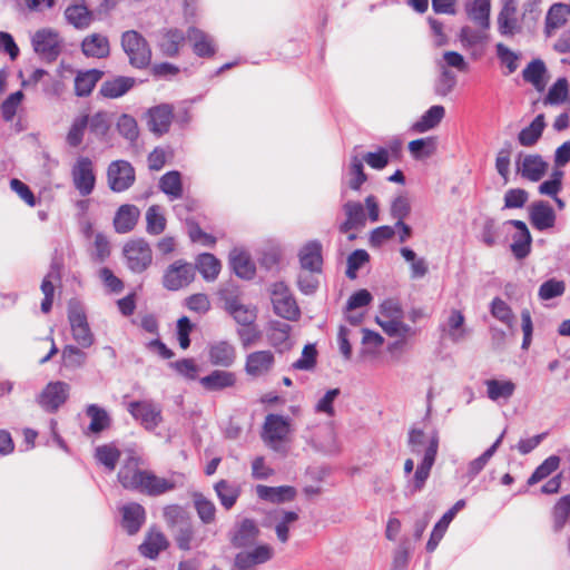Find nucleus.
Segmentation results:
<instances>
[{"label": "nucleus", "instance_id": "f257e3e1", "mask_svg": "<svg viewBox=\"0 0 570 570\" xmlns=\"http://www.w3.org/2000/svg\"><path fill=\"white\" fill-rule=\"evenodd\" d=\"M440 438L436 431L426 433L420 428L413 426L407 434V445L413 455L422 456L413 476L407 481V490L411 494L420 492L430 476L439 451Z\"/></svg>", "mask_w": 570, "mask_h": 570}, {"label": "nucleus", "instance_id": "f03ea898", "mask_svg": "<svg viewBox=\"0 0 570 570\" xmlns=\"http://www.w3.org/2000/svg\"><path fill=\"white\" fill-rule=\"evenodd\" d=\"M502 7L497 17L498 32L502 37H514L524 29L534 27L541 14L540 0H527L519 13L517 0H501Z\"/></svg>", "mask_w": 570, "mask_h": 570}, {"label": "nucleus", "instance_id": "7ed1b4c3", "mask_svg": "<svg viewBox=\"0 0 570 570\" xmlns=\"http://www.w3.org/2000/svg\"><path fill=\"white\" fill-rule=\"evenodd\" d=\"M292 433V420L281 414H267L263 424L262 439L274 452L287 454L284 443Z\"/></svg>", "mask_w": 570, "mask_h": 570}, {"label": "nucleus", "instance_id": "20e7f679", "mask_svg": "<svg viewBox=\"0 0 570 570\" xmlns=\"http://www.w3.org/2000/svg\"><path fill=\"white\" fill-rule=\"evenodd\" d=\"M120 45L131 67L145 69L151 62V48L145 37L136 30L121 33Z\"/></svg>", "mask_w": 570, "mask_h": 570}, {"label": "nucleus", "instance_id": "39448f33", "mask_svg": "<svg viewBox=\"0 0 570 570\" xmlns=\"http://www.w3.org/2000/svg\"><path fill=\"white\" fill-rule=\"evenodd\" d=\"M68 321L72 338L82 348H88L95 343V335L90 330L83 306L75 299L68 303Z\"/></svg>", "mask_w": 570, "mask_h": 570}, {"label": "nucleus", "instance_id": "423d86ee", "mask_svg": "<svg viewBox=\"0 0 570 570\" xmlns=\"http://www.w3.org/2000/svg\"><path fill=\"white\" fill-rule=\"evenodd\" d=\"M122 255L126 266L132 273L140 274L145 272L153 263L151 247L142 238H135L125 243Z\"/></svg>", "mask_w": 570, "mask_h": 570}, {"label": "nucleus", "instance_id": "0eeeda50", "mask_svg": "<svg viewBox=\"0 0 570 570\" xmlns=\"http://www.w3.org/2000/svg\"><path fill=\"white\" fill-rule=\"evenodd\" d=\"M220 299L224 302L225 311L238 325H252L257 318V309L250 304H245L237 291L222 289Z\"/></svg>", "mask_w": 570, "mask_h": 570}, {"label": "nucleus", "instance_id": "6e6552de", "mask_svg": "<svg viewBox=\"0 0 570 570\" xmlns=\"http://www.w3.org/2000/svg\"><path fill=\"white\" fill-rule=\"evenodd\" d=\"M271 299L276 315L287 320L297 321L301 309L288 286L284 282H276L271 286Z\"/></svg>", "mask_w": 570, "mask_h": 570}, {"label": "nucleus", "instance_id": "1a4fd4ad", "mask_svg": "<svg viewBox=\"0 0 570 570\" xmlns=\"http://www.w3.org/2000/svg\"><path fill=\"white\" fill-rule=\"evenodd\" d=\"M31 43L35 52L47 61L56 60L62 49L60 35L50 28L36 31L31 38Z\"/></svg>", "mask_w": 570, "mask_h": 570}, {"label": "nucleus", "instance_id": "9d476101", "mask_svg": "<svg viewBox=\"0 0 570 570\" xmlns=\"http://www.w3.org/2000/svg\"><path fill=\"white\" fill-rule=\"evenodd\" d=\"M514 163L517 174L533 183L541 180L549 168V164L538 154L521 151L517 155Z\"/></svg>", "mask_w": 570, "mask_h": 570}, {"label": "nucleus", "instance_id": "9b49d317", "mask_svg": "<svg viewBox=\"0 0 570 570\" xmlns=\"http://www.w3.org/2000/svg\"><path fill=\"white\" fill-rule=\"evenodd\" d=\"M141 460L134 453L124 460L117 478L124 489L138 492L147 470L140 468Z\"/></svg>", "mask_w": 570, "mask_h": 570}, {"label": "nucleus", "instance_id": "f8f14e48", "mask_svg": "<svg viewBox=\"0 0 570 570\" xmlns=\"http://www.w3.org/2000/svg\"><path fill=\"white\" fill-rule=\"evenodd\" d=\"M70 385L62 381L50 382L37 396V402L46 412H56L69 397Z\"/></svg>", "mask_w": 570, "mask_h": 570}, {"label": "nucleus", "instance_id": "ddd939ff", "mask_svg": "<svg viewBox=\"0 0 570 570\" xmlns=\"http://www.w3.org/2000/svg\"><path fill=\"white\" fill-rule=\"evenodd\" d=\"M128 411L148 431L155 430L163 421L161 407L153 401L131 402Z\"/></svg>", "mask_w": 570, "mask_h": 570}, {"label": "nucleus", "instance_id": "4468645a", "mask_svg": "<svg viewBox=\"0 0 570 570\" xmlns=\"http://www.w3.org/2000/svg\"><path fill=\"white\" fill-rule=\"evenodd\" d=\"M72 183L81 196L92 193L96 184L94 164L88 157H79L71 169Z\"/></svg>", "mask_w": 570, "mask_h": 570}, {"label": "nucleus", "instance_id": "2eb2a0df", "mask_svg": "<svg viewBox=\"0 0 570 570\" xmlns=\"http://www.w3.org/2000/svg\"><path fill=\"white\" fill-rule=\"evenodd\" d=\"M107 179L112 191H125L135 181L134 167L126 160H115L108 167Z\"/></svg>", "mask_w": 570, "mask_h": 570}, {"label": "nucleus", "instance_id": "dca6fc26", "mask_svg": "<svg viewBox=\"0 0 570 570\" xmlns=\"http://www.w3.org/2000/svg\"><path fill=\"white\" fill-rule=\"evenodd\" d=\"M194 277L195 271L190 264L184 261H176L166 269L163 285L168 291H178L191 283Z\"/></svg>", "mask_w": 570, "mask_h": 570}, {"label": "nucleus", "instance_id": "f3484780", "mask_svg": "<svg viewBox=\"0 0 570 570\" xmlns=\"http://www.w3.org/2000/svg\"><path fill=\"white\" fill-rule=\"evenodd\" d=\"M145 117L147 120L148 129L157 136H163L164 134L168 132L170 128L174 110L170 105L161 104L149 108L145 114Z\"/></svg>", "mask_w": 570, "mask_h": 570}, {"label": "nucleus", "instance_id": "a211bd4d", "mask_svg": "<svg viewBox=\"0 0 570 570\" xmlns=\"http://www.w3.org/2000/svg\"><path fill=\"white\" fill-rule=\"evenodd\" d=\"M275 365L274 353L269 350L256 351L246 356L244 370L250 377L267 375Z\"/></svg>", "mask_w": 570, "mask_h": 570}, {"label": "nucleus", "instance_id": "6ab92c4d", "mask_svg": "<svg viewBox=\"0 0 570 570\" xmlns=\"http://www.w3.org/2000/svg\"><path fill=\"white\" fill-rule=\"evenodd\" d=\"M274 557V549L269 544H259L249 551L236 554V570H252L255 566L265 563Z\"/></svg>", "mask_w": 570, "mask_h": 570}, {"label": "nucleus", "instance_id": "aec40b11", "mask_svg": "<svg viewBox=\"0 0 570 570\" xmlns=\"http://www.w3.org/2000/svg\"><path fill=\"white\" fill-rule=\"evenodd\" d=\"M442 336L453 344L464 341L469 335L465 317L459 309H451L444 323L440 326Z\"/></svg>", "mask_w": 570, "mask_h": 570}, {"label": "nucleus", "instance_id": "412c9836", "mask_svg": "<svg viewBox=\"0 0 570 570\" xmlns=\"http://www.w3.org/2000/svg\"><path fill=\"white\" fill-rule=\"evenodd\" d=\"M529 218L531 225L542 232L552 228L557 217L553 208L547 202L538 200L530 205Z\"/></svg>", "mask_w": 570, "mask_h": 570}, {"label": "nucleus", "instance_id": "4be33fe9", "mask_svg": "<svg viewBox=\"0 0 570 570\" xmlns=\"http://www.w3.org/2000/svg\"><path fill=\"white\" fill-rule=\"evenodd\" d=\"M301 267L309 273H321L323 265L322 244L318 240L306 243L298 253Z\"/></svg>", "mask_w": 570, "mask_h": 570}, {"label": "nucleus", "instance_id": "5701e85b", "mask_svg": "<svg viewBox=\"0 0 570 570\" xmlns=\"http://www.w3.org/2000/svg\"><path fill=\"white\" fill-rule=\"evenodd\" d=\"M517 232L512 236V243L510 245L511 252L518 259L525 258L531 249L532 237L524 222L512 219L509 220Z\"/></svg>", "mask_w": 570, "mask_h": 570}, {"label": "nucleus", "instance_id": "b1692460", "mask_svg": "<svg viewBox=\"0 0 570 570\" xmlns=\"http://www.w3.org/2000/svg\"><path fill=\"white\" fill-rule=\"evenodd\" d=\"M236 356V348L228 341H217L208 346V360L215 366L230 367Z\"/></svg>", "mask_w": 570, "mask_h": 570}, {"label": "nucleus", "instance_id": "393cba45", "mask_svg": "<svg viewBox=\"0 0 570 570\" xmlns=\"http://www.w3.org/2000/svg\"><path fill=\"white\" fill-rule=\"evenodd\" d=\"M175 488L176 481L173 478H160L153 471L147 470L138 492L149 497H158L173 491Z\"/></svg>", "mask_w": 570, "mask_h": 570}, {"label": "nucleus", "instance_id": "a878e982", "mask_svg": "<svg viewBox=\"0 0 570 570\" xmlns=\"http://www.w3.org/2000/svg\"><path fill=\"white\" fill-rule=\"evenodd\" d=\"M121 525L128 534L137 533L146 520L144 507L137 502H130L121 507Z\"/></svg>", "mask_w": 570, "mask_h": 570}, {"label": "nucleus", "instance_id": "bb28decb", "mask_svg": "<svg viewBox=\"0 0 570 570\" xmlns=\"http://www.w3.org/2000/svg\"><path fill=\"white\" fill-rule=\"evenodd\" d=\"M81 51L88 58H107L110 55L109 39L101 33H90L82 39Z\"/></svg>", "mask_w": 570, "mask_h": 570}, {"label": "nucleus", "instance_id": "cd10ccee", "mask_svg": "<svg viewBox=\"0 0 570 570\" xmlns=\"http://www.w3.org/2000/svg\"><path fill=\"white\" fill-rule=\"evenodd\" d=\"M187 38L196 56L209 58L215 55L216 46L214 39L205 31L196 27H190L187 31Z\"/></svg>", "mask_w": 570, "mask_h": 570}, {"label": "nucleus", "instance_id": "c85d7f7f", "mask_svg": "<svg viewBox=\"0 0 570 570\" xmlns=\"http://www.w3.org/2000/svg\"><path fill=\"white\" fill-rule=\"evenodd\" d=\"M237 382L236 374L229 371L214 370L199 380L200 385L208 392H218L234 387Z\"/></svg>", "mask_w": 570, "mask_h": 570}, {"label": "nucleus", "instance_id": "c756f323", "mask_svg": "<svg viewBox=\"0 0 570 570\" xmlns=\"http://www.w3.org/2000/svg\"><path fill=\"white\" fill-rule=\"evenodd\" d=\"M186 36L183 30L177 28L164 29L160 31L158 47L161 53L166 57H176L179 53L180 47L184 45Z\"/></svg>", "mask_w": 570, "mask_h": 570}, {"label": "nucleus", "instance_id": "7c9ffc66", "mask_svg": "<svg viewBox=\"0 0 570 570\" xmlns=\"http://www.w3.org/2000/svg\"><path fill=\"white\" fill-rule=\"evenodd\" d=\"M134 77L117 76L102 82L99 94L109 99H117L126 95L136 85Z\"/></svg>", "mask_w": 570, "mask_h": 570}, {"label": "nucleus", "instance_id": "2f4dec72", "mask_svg": "<svg viewBox=\"0 0 570 570\" xmlns=\"http://www.w3.org/2000/svg\"><path fill=\"white\" fill-rule=\"evenodd\" d=\"M346 219L340 226L342 233H347L354 228H362L366 224V215L363 205L358 202H347L343 205Z\"/></svg>", "mask_w": 570, "mask_h": 570}, {"label": "nucleus", "instance_id": "473e14b6", "mask_svg": "<svg viewBox=\"0 0 570 570\" xmlns=\"http://www.w3.org/2000/svg\"><path fill=\"white\" fill-rule=\"evenodd\" d=\"M168 540L163 532L156 529H150L146 534L145 541L140 544V553L149 559H155L160 551L166 550Z\"/></svg>", "mask_w": 570, "mask_h": 570}, {"label": "nucleus", "instance_id": "72a5a7b5", "mask_svg": "<svg viewBox=\"0 0 570 570\" xmlns=\"http://www.w3.org/2000/svg\"><path fill=\"white\" fill-rule=\"evenodd\" d=\"M65 18L76 29H87L94 21V13L83 3H73L66 8Z\"/></svg>", "mask_w": 570, "mask_h": 570}, {"label": "nucleus", "instance_id": "f704fd0d", "mask_svg": "<svg viewBox=\"0 0 570 570\" xmlns=\"http://www.w3.org/2000/svg\"><path fill=\"white\" fill-rule=\"evenodd\" d=\"M86 414L90 419V424L85 431L87 435L99 434L110 426L111 419L104 407L97 404H89L86 407Z\"/></svg>", "mask_w": 570, "mask_h": 570}, {"label": "nucleus", "instance_id": "c9c22d12", "mask_svg": "<svg viewBox=\"0 0 570 570\" xmlns=\"http://www.w3.org/2000/svg\"><path fill=\"white\" fill-rule=\"evenodd\" d=\"M139 215V209L135 205L120 206L114 218L116 232L126 234L132 230L138 222Z\"/></svg>", "mask_w": 570, "mask_h": 570}, {"label": "nucleus", "instance_id": "e433bc0d", "mask_svg": "<svg viewBox=\"0 0 570 570\" xmlns=\"http://www.w3.org/2000/svg\"><path fill=\"white\" fill-rule=\"evenodd\" d=\"M522 77L535 90L543 91L547 86V67L544 62L541 59H533L523 69Z\"/></svg>", "mask_w": 570, "mask_h": 570}, {"label": "nucleus", "instance_id": "4c0bfd02", "mask_svg": "<svg viewBox=\"0 0 570 570\" xmlns=\"http://www.w3.org/2000/svg\"><path fill=\"white\" fill-rule=\"evenodd\" d=\"M259 529L255 521L250 519L243 520L236 528L232 542L235 547L245 548L252 546L258 538Z\"/></svg>", "mask_w": 570, "mask_h": 570}, {"label": "nucleus", "instance_id": "58836bf2", "mask_svg": "<svg viewBox=\"0 0 570 570\" xmlns=\"http://www.w3.org/2000/svg\"><path fill=\"white\" fill-rule=\"evenodd\" d=\"M229 263L237 276L245 279L254 277L256 268L249 255L240 249H233L229 254Z\"/></svg>", "mask_w": 570, "mask_h": 570}, {"label": "nucleus", "instance_id": "ea45409f", "mask_svg": "<svg viewBox=\"0 0 570 570\" xmlns=\"http://www.w3.org/2000/svg\"><path fill=\"white\" fill-rule=\"evenodd\" d=\"M298 520L295 511L281 510L273 517L274 530L279 542L286 543L289 540V530Z\"/></svg>", "mask_w": 570, "mask_h": 570}, {"label": "nucleus", "instance_id": "a19ab883", "mask_svg": "<svg viewBox=\"0 0 570 570\" xmlns=\"http://www.w3.org/2000/svg\"><path fill=\"white\" fill-rule=\"evenodd\" d=\"M489 29L479 30L473 29L469 26L461 28L459 33V40L462 47L466 50H475L476 48L483 49L489 41Z\"/></svg>", "mask_w": 570, "mask_h": 570}, {"label": "nucleus", "instance_id": "79ce46f5", "mask_svg": "<svg viewBox=\"0 0 570 570\" xmlns=\"http://www.w3.org/2000/svg\"><path fill=\"white\" fill-rule=\"evenodd\" d=\"M256 493L262 500L278 503L293 500L296 495V490L289 485L267 487L259 484L256 487Z\"/></svg>", "mask_w": 570, "mask_h": 570}, {"label": "nucleus", "instance_id": "37998d69", "mask_svg": "<svg viewBox=\"0 0 570 570\" xmlns=\"http://www.w3.org/2000/svg\"><path fill=\"white\" fill-rule=\"evenodd\" d=\"M487 386V396L493 401H508L515 391V384L511 380L490 379L484 381Z\"/></svg>", "mask_w": 570, "mask_h": 570}, {"label": "nucleus", "instance_id": "c03bdc74", "mask_svg": "<svg viewBox=\"0 0 570 570\" xmlns=\"http://www.w3.org/2000/svg\"><path fill=\"white\" fill-rule=\"evenodd\" d=\"M170 532L180 550L188 551L202 543V539L198 540L195 535L190 519Z\"/></svg>", "mask_w": 570, "mask_h": 570}, {"label": "nucleus", "instance_id": "a18cd8bd", "mask_svg": "<svg viewBox=\"0 0 570 570\" xmlns=\"http://www.w3.org/2000/svg\"><path fill=\"white\" fill-rule=\"evenodd\" d=\"M445 109L443 106L434 105L429 108L421 118L413 124L412 129L415 132H425L435 128L444 118Z\"/></svg>", "mask_w": 570, "mask_h": 570}, {"label": "nucleus", "instance_id": "49530a36", "mask_svg": "<svg viewBox=\"0 0 570 570\" xmlns=\"http://www.w3.org/2000/svg\"><path fill=\"white\" fill-rule=\"evenodd\" d=\"M104 72L98 69L81 71L75 79V92L78 97L89 96Z\"/></svg>", "mask_w": 570, "mask_h": 570}, {"label": "nucleus", "instance_id": "de8ad7c7", "mask_svg": "<svg viewBox=\"0 0 570 570\" xmlns=\"http://www.w3.org/2000/svg\"><path fill=\"white\" fill-rule=\"evenodd\" d=\"M546 122L542 114L538 115L532 122L523 128L518 135V141L523 147H531L538 142L544 130Z\"/></svg>", "mask_w": 570, "mask_h": 570}, {"label": "nucleus", "instance_id": "09e8293b", "mask_svg": "<svg viewBox=\"0 0 570 570\" xmlns=\"http://www.w3.org/2000/svg\"><path fill=\"white\" fill-rule=\"evenodd\" d=\"M214 489L220 504L226 510H230L235 505L237 499L240 495V488L237 484L230 483L227 480L218 481L215 484Z\"/></svg>", "mask_w": 570, "mask_h": 570}, {"label": "nucleus", "instance_id": "8fccbe9b", "mask_svg": "<svg viewBox=\"0 0 570 570\" xmlns=\"http://www.w3.org/2000/svg\"><path fill=\"white\" fill-rule=\"evenodd\" d=\"M196 268L205 281L213 282L217 278L222 265L213 254L203 253L196 258Z\"/></svg>", "mask_w": 570, "mask_h": 570}, {"label": "nucleus", "instance_id": "3c124183", "mask_svg": "<svg viewBox=\"0 0 570 570\" xmlns=\"http://www.w3.org/2000/svg\"><path fill=\"white\" fill-rule=\"evenodd\" d=\"M159 188L169 196L170 199L180 198L183 195V184L179 171L173 170L166 173L159 180Z\"/></svg>", "mask_w": 570, "mask_h": 570}, {"label": "nucleus", "instance_id": "603ef678", "mask_svg": "<svg viewBox=\"0 0 570 570\" xmlns=\"http://www.w3.org/2000/svg\"><path fill=\"white\" fill-rule=\"evenodd\" d=\"M95 458L108 471H114L120 459V451L111 443L99 445L95 450Z\"/></svg>", "mask_w": 570, "mask_h": 570}, {"label": "nucleus", "instance_id": "864d4df0", "mask_svg": "<svg viewBox=\"0 0 570 570\" xmlns=\"http://www.w3.org/2000/svg\"><path fill=\"white\" fill-rule=\"evenodd\" d=\"M570 13V7L563 3H554L548 11L546 19V29L548 33L562 27Z\"/></svg>", "mask_w": 570, "mask_h": 570}, {"label": "nucleus", "instance_id": "5fc2aeb1", "mask_svg": "<svg viewBox=\"0 0 570 570\" xmlns=\"http://www.w3.org/2000/svg\"><path fill=\"white\" fill-rule=\"evenodd\" d=\"M490 0H474L469 9L470 18L482 29L490 28Z\"/></svg>", "mask_w": 570, "mask_h": 570}, {"label": "nucleus", "instance_id": "6e6d98bb", "mask_svg": "<svg viewBox=\"0 0 570 570\" xmlns=\"http://www.w3.org/2000/svg\"><path fill=\"white\" fill-rule=\"evenodd\" d=\"M503 436H504V432L501 433V435L495 440V442L487 451H484L480 456H478L476 459L472 460L469 463L468 475L470 479H473L474 476H476L484 469V466L488 464V462L490 461V459L493 456L497 449L501 444Z\"/></svg>", "mask_w": 570, "mask_h": 570}, {"label": "nucleus", "instance_id": "4d7b16f0", "mask_svg": "<svg viewBox=\"0 0 570 570\" xmlns=\"http://www.w3.org/2000/svg\"><path fill=\"white\" fill-rule=\"evenodd\" d=\"M163 518L170 531L190 519L186 510L178 504L166 505L163 509Z\"/></svg>", "mask_w": 570, "mask_h": 570}, {"label": "nucleus", "instance_id": "13d9d810", "mask_svg": "<svg viewBox=\"0 0 570 570\" xmlns=\"http://www.w3.org/2000/svg\"><path fill=\"white\" fill-rule=\"evenodd\" d=\"M147 233L151 235H159L166 228V218L161 212L160 206L153 205L146 212Z\"/></svg>", "mask_w": 570, "mask_h": 570}, {"label": "nucleus", "instance_id": "bf43d9fd", "mask_svg": "<svg viewBox=\"0 0 570 570\" xmlns=\"http://www.w3.org/2000/svg\"><path fill=\"white\" fill-rule=\"evenodd\" d=\"M375 322L389 336L404 337L412 333V328L404 324L402 318H382L381 316H376Z\"/></svg>", "mask_w": 570, "mask_h": 570}, {"label": "nucleus", "instance_id": "052dcab7", "mask_svg": "<svg viewBox=\"0 0 570 570\" xmlns=\"http://www.w3.org/2000/svg\"><path fill=\"white\" fill-rule=\"evenodd\" d=\"M402 257L411 264V277L422 278L428 274L429 267L424 258H417L413 249L409 247L401 248Z\"/></svg>", "mask_w": 570, "mask_h": 570}, {"label": "nucleus", "instance_id": "680f3d73", "mask_svg": "<svg viewBox=\"0 0 570 570\" xmlns=\"http://www.w3.org/2000/svg\"><path fill=\"white\" fill-rule=\"evenodd\" d=\"M348 174L351 176L348 186L353 190H360L361 186L367 180V176L364 173L362 158L357 155L351 156Z\"/></svg>", "mask_w": 570, "mask_h": 570}, {"label": "nucleus", "instance_id": "e2e57ef3", "mask_svg": "<svg viewBox=\"0 0 570 570\" xmlns=\"http://www.w3.org/2000/svg\"><path fill=\"white\" fill-rule=\"evenodd\" d=\"M495 53L501 65L505 66L508 73H513L519 68V60L521 55L512 51L508 46L502 42L495 45Z\"/></svg>", "mask_w": 570, "mask_h": 570}, {"label": "nucleus", "instance_id": "0e129e2a", "mask_svg": "<svg viewBox=\"0 0 570 570\" xmlns=\"http://www.w3.org/2000/svg\"><path fill=\"white\" fill-rule=\"evenodd\" d=\"M560 465V458L557 455H551L547 458L531 474L528 480L529 485H533L541 480L548 478L551 473H553Z\"/></svg>", "mask_w": 570, "mask_h": 570}, {"label": "nucleus", "instance_id": "69168bd1", "mask_svg": "<svg viewBox=\"0 0 570 570\" xmlns=\"http://www.w3.org/2000/svg\"><path fill=\"white\" fill-rule=\"evenodd\" d=\"M440 75L434 83V91L440 97L448 96L456 86V76L449 69L441 67Z\"/></svg>", "mask_w": 570, "mask_h": 570}, {"label": "nucleus", "instance_id": "338daca9", "mask_svg": "<svg viewBox=\"0 0 570 570\" xmlns=\"http://www.w3.org/2000/svg\"><path fill=\"white\" fill-rule=\"evenodd\" d=\"M552 517L554 530L560 531L570 518V494L559 499L553 507Z\"/></svg>", "mask_w": 570, "mask_h": 570}, {"label": "nucleus", "instance_id": "774afa93", "mask_svg": "<svg viewBox=\"0 0 570 570\" xmlns=\"http://www.w3.org/2000/svg\"><path fill=\"white\" fill-rule=\"evenodd\" d=\"M490 312L494 318L505 324L508 327H512L514 315L511 307L503 299L495 297L491 302Z\"/></svg>", "mask_w": 570, "mask_h": 570}]
</instances>
